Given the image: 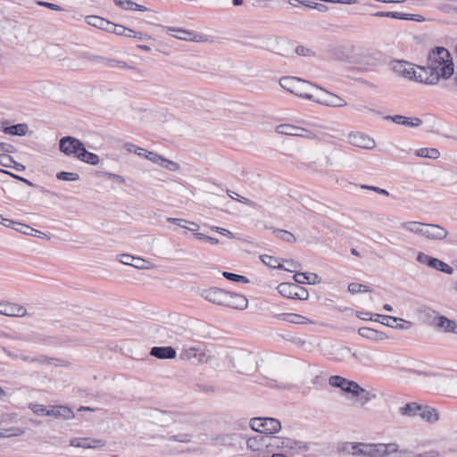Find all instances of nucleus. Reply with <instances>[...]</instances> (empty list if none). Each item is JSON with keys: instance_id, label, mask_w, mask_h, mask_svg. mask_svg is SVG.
<instances>
[{"instance_id": "nucleus-42", "label": "nucleus", "mask_w": 457, "mask_h": 457, "mask_svg": "<svg viewBox=\"0 0 457 457\" xmlns=\"http://www.w3.org/2000/svg\"><path fill=\"white\" fill-rule=\"evenodd\" d=\"M226 192L230 198H232L236 201H238V202H240L245 205H248L250 207H253V208L256 207V204L254 202H253L252 200H250L246 197L241 196L238 194H237L236 192L229 190V189H227Z\"/></svg>"}, {"instance_id": "nucleus-20", "label": "nucleus", "mask_w": 457, "mask_h": 457, "mask_svg": "<svg viewBox=\"0 0 457 457\" xmlns=\"http://www.w3.org/2000/svg\"><path fill=\"white\" fill-rule=\"evenodd\" d=\"M227 291H224L218 287H212L207 290H204L202 293V295L205 300L208 302H211L212 303L218 304V305H224L225 299H226Z\"/></svg>"}, {"instance_id": "nucleus-15", "label": "nucleus", "mask_w": 457, "mask_h": 457, "mask_svg": "<svg viewBox=\"0 0 457 457\" xmlns=\"http://www.w3.org/2000/svg\"><path fill=\"white\" fill-rule=\"evenodd\" d=\"M0 314L8 317H24L28 313L26 308L18 303L1 301Z\"/></svg>"}, {"instance_id": "nucleus-9", "label": "nucleus", "mask_w": 457, "mask_h": 457, "mask_svg": "<svg viewBox=\"0 0 457 457\" xmlns=\"http://www.w3.org/2000/svg\"><path fill=\"white\" fill-rule=\"evenodd\" d=\"M309 450L307 445L303 442L295 441L292 438L288 437H281L279 436V444L278 446V453H282L285 454L292 453L298 454L305 453Z\"/></svg>"}, {"instance_id": "nucleus-60", "label": "nucleus", "mask_w": 457, "mask_h": 457, "mask_svg": "<svg viewBox=\"0 0 457 457\" xmlns=\"http://www.w3.org/2000/svg\"><path fill=\"white\" fill-rule=\"evenodd\" d=\"M212 230L216 231V232H218L223 236H226L229 238L235 237L234 234L231 231L228 230L226 228H220V227H212Z\"/></svg>"}, {"instance_id": "nucleus-57", "label": "nucleus", "mask_w": 457, "mask_h": 457, "mask_svg": "<svg viewBox=\"0 0 457 457\" xmlns=\"http://www.w3.org/2000/svg\"><path fill=\"white\" fill-rule=\"evenodd\" d=\"M127 150L129 152H133L139 156H144V154H146V150H145L144 148L138 147L133 144H128Z\"/></svg>"}, {"instance_id": "nucleus-27", "label": "nucleus", "mask_w": 457, "mask_h": 457, "mask_svg": "<svg viewBox=\"0 0 457 457\" xmlns=\"http://www.w3.org/2000/svg\"><path fill=\"white\" fill-rule=\"evenodd\" d=\"M394 71L397 74H399L404 78H409V79L414 78L415 70L411 66V63H408L406 62H403V61L395 62V63L394 64Z\"/></svg>"}, {"instance_id": "nucleus-37", "label": "nucleus", "mask_w": 457, "mask_h": 457, "mask_svg": "<svg viewBox=\"0 0 457 457\" xmlns=\"http://www.w3.org/2000/svg\"><path fill=\"white\" fill-rule=\"evenodd\" d=\"M272 233L279 239L287 242V243H295L296 241V237L295 235L287 230L280 229V228H272Z\"/></svg>"}, {"instance_id": "nucleus-38", "label": "nucleus", "mask_w": 457, "mask_h": 457, "mask_svg": "<svg viewBox=\"0 0 457 457\" xmlns=\"http://www.w3.org/2000/svg\"><path fill=\"white\" fill-rule=\"evenodd\" d=\"M415 154L419 157L437 159L440 156V153L436 148H420L415 152Z\"/></svg>"}, {"instance_id": "nucleus-44", "label": "nucleus", "mask_w": 457, "mask_h": 457, "mask_svg": "<svg viewBox=\"0 0 457 457\" xmlns=\"http://www.w3.org/2000/svg\"><path fill=\"white\" fill-rule=\"evenodd\" d=\"M111 33L116 34L118 36L132 37V33H134V30L126 28L123 25L114 23Z\"/></svg>"}, {"instance_id": "nucleus-22", "label": "nucleus", "mask_w": 457, "mask_h": 457, "mask_svg": "<svg viewBox=\"0 0 457 457\" xmlns=\"http://www.w3.org/2000/svg\"><path fill=\"white\" fill-rule=\"evenodd\" d=\"M434 325L444 332L457 334V322L445 316H437L434 319Z\"/></svg>"}, {"instance_id": "nucleus-32", "label": "nucleus", "mask_w": 457, "mask_h": 457, "mask_svg": "<svg viewBox=\"0 0 457 457\" xmlns=\"http://www.w3.org/2000/svg\"><path fill=\"white\" fill-rule=\"evenodd\" d=\"M29 130V127L25 123H20L12 126H6L4 128L3 131L5 134L13 135V136H25Z\"/></svg>"}, {"instance_id": "nucleus-49", "label": "nucleus", "mask_w": 457, "mask_h": 457, "mask_svg": "<svg viewBox=\"0 0 457 457\" xmlns=\"http://www.w3.org/2000/svg\"><path fill=\"white\" fill-rule=\"evenodd\" d=\"M192 434L189 431L184 433H179L171 436L169 440L180 443H188L191 441Z\"/></svg>"}, {"instance_id": "nucleus-51", "label": "nucleus", "mask_w": 457, "mask_h": 457, "mask_svg": "<svg viewBox=\"0 0 457 457\" xmlns=\"http://www.w3.org/2000/svg\"><path fill=\"white\" fill-rule=\"evenodd\" d=\"M13 228L21 233V234H24V235H33V231H34V228L26 225V224H22V223H19L17 222L16 223V226L13 227Z\"/></svg>"}, {"instance_id": "nucleus-61", "label": "nucleus", "mask_w": 457, "mask_h": 457, "mask_svg": "<svg viewBox=\"0 0 457 457\" xmlns=\"http://www.w3.org/2000/svg\"><path fill=\"white\" fill-rule=\"evenodd\" d=\"M37 4L41 5V6H44V7H46L48 9L54 10V11H62L63 10L60 5H57V4H53V3L39 1V2H37Z\"/></svg>"}, {"instance_id": "nucleus-4", "label": "nucleus", "mask_w": 457, "mask_h": 457, "mask_svg": "<svg viewBox=\"0 0 457 457\" xmlns=\"http://www.w3.org/2000/svg\"><path fill=\"white\" fill-rule=\"evenodd\" d=\"M279 85L290 93L307 100L312 98V90L315 87L314 84L296 77H283L279 80Z\"/></svg>"}, {"instance_id": "nucleus-40", "label": "nucleus", "mask_w": 457, "mask_h": 457, "mask_svg": "<svg viewBox=\"0 0 457 457\" xmlns=\"http://www.w3.org/2000/svg\"><path fill=\"white\" fill-rule=\"evenodd\" d=\"M262 262L273 269H284V266L280 263L279 260L268 254H263L261 256Z\"/></svg>"}, {"instance_id": "nucleus-41", "label": "nucleus", "mask_w": 457, "mask_h": 457, "mask_svg": "<svg viewBox=\"0 0 457 457\" xmlns=\"http://www.w3.org/2000/svg\"><path fill=\"white\" fill-rule=\"evenodd\" d=\"M375 316L378 319H382V320L380 321L382 324L387 326V327H390V328H394V323H396L397 321H403L405 322V320H403V319L401 318H396V317H393V316H388V315H382V314H375ZM406 323L411 326V322L410 321H406Z\"/></svg>"}, {"instance_id": "nucleus-62", "label": "nucleus", "mask_w": 457, "mask_h": 457, "mask_svg": "<svg viewBox=\"0 0 457 457\" xmlns=\"http://www.w3.org/2000/svg\"><path fill=\"white\" fill-rule=\"evenodd\" d=\"M0 171H1V172H3V173H5V174L10 175V176H12V178H14V179H19V180H21V181L24 182L25 184H27V185H28V186H29V187H34V184H33L32 182H30L29 180H28V179H24V178H22V177H20V176H18V175H15V174H13V173L9 172V171L4 170H0Z\"/></svg>"}, {"instance_id": "nucleus-10", "label": "nucleus", "mask_w": 457, "mask_h": 457, "mask_svg": "<svg viewBox=\"0 0 457 457\" xmlns=\"http://www.w3.org/2000/svg\"><path fill=\"white\" fill-rule=\"evenodd\" d=\"M417 69L414 74L415 80L428 85H436L438 83L440 78L438 72L436 71V68L431 67L427 62L426 66H418Z\"/></svg>"}, {"instance_id": "nucleus-19", "label": "nucleus", "mask_w": 457, "mask_h": 457, "mask_svg": "<svg viewBox=\"0 0 457 457\" xmlns=\"http://www.w3.org/2000/svg\"><path fill=\"white\" fill-rule=\"evenodd\" d=\"M70 445L74 447H80V448H103L105 446V442L102 439H96V438H89V437H84V438H73L71 440Z\"/></svg>"}, {"instance_id": "nucleus-7", "label": "nucleus", "mask_w": 457, "mask_h": 457, "mask_svg": "<svg viewBox=\"0 0 457 457\" xmlns=\"http://www.w3.org/2000/svg\"><path fill=\"white\" fill-rule=\"evenodd\" d=\"M84 146V144L79 139L71 136L61 138L59 143V149L62 153L67 156H73L77 159Z\"/></svg>"}, {"instance_id": "nucleus-56", "label": "nucleus", "mask_w": 457, "mask_h": 457, "mask_svg": "<svg viewBox=\"0 0 457 457\" xmlns=\"http://www.w3.org/2000/svg\"><path fill=\"white\" fill-rule=\"evenodd\" d=\"M30 409L37 415H46V412L48 411L46 406L37 403L31 404Z\"/></svg>"}, {"instance_id": "nucleus-52", "label": "nucleus", "mask_w": 457, "mask_h": 457, "mask_svg": "<svg viewBox=\"0 0 457 457\" xmlns=\"http://www.w3.org/2000/svg\"><path fill=\"white\" fill-rule=\"evenodd\" d=\"M115 4L124 10H133V1L131 0H113Z\"/></svg>"}, {"instance_id": "nucleus-45", "label": "nucleus", "mask_w": 457, "mask_h": 457, "mask_svg": "<svg viewBox=\"0 0 457 457\" xmlns=\"http://www.w3.org/2000/svg\"><path fill=\"white\" fill-rule=\"evenodd\" d=\"M347 289L353 295L359 293V292H371L372 291L370 287L363 285V284L356 283V282L350 283L348 285Z\"/></svg>"}, {"instance_id": "nucleus-24", "label": "nucleus", "mask_w": 457, "mask_h": 457, "mask_svg": "<svg viewBox=\"0 0 457 457\" xmlns=\"http://www.w3.org/2000/svg\"><path fill=\"white\" fill-rule=\"evenodd\" d=\"M150 355L165 360L176 358L177 353L172 346H154L151 349Z\"/></svg>"}, {"instance_id": "nucleus-11", "label": "nucleus", "mask_w": 457, "mask_h": 457, "mask_svg": "<svg viewBox=\"0 0 457 457\" xmlns=\"http://www.w3.org/2000/svg\"><path fill=\"white\" fill-rule=\"evenodd\" d=\"M166 33L173 37H176L184 41L192 42H206L208 39L204 35L197 34L193 30H187L184 29L166 27Z\"/></svg>"}, {"instance_id": "nucleus-2", "label": "nucleus", "mask_w": 457, "mask_h": 457, "mask_svg": "<svg viewBox=\"0 0 457 457\" xmlns=\"http://www.w3.org/2000/svg\"><path fill=\"white\" fill-rule=\"evenodd\" d=\"M171 334H169L168 337L170 341L164 340V343L173 342L178 347L181 345L180 353H179V360L184 361H193L195 364H206L210 363L213 357L210 354V351L205 348H201L199 346H191L186 344H183L180 339L178 338V336H185L186 337H189L192 335L190 330L186 328H178L175 330L170 331Z\"/></svg>"}, {"instance_id": "nucleus-21", "label": "nucleus", "mask_w": 457, "mask_h": 457, "mask_svg": "<svg viewBox=\"0 0 457 457\" xmlns=\"http://www.w3.org/2000/svg\"><path fill=\"white\" fill-rule=\"evenodd\" d=\"M20 359L25 362L36 363L38 365H52V364H54V366L62 365L60 363L61 360L51 358V357H48V356L43 355V354L34 356V357H30V356L25 355V354H21Z\"/></svg>"}, {"instance_id": "nucleus-17", "label": "nucleus", "mask_w": 457, "mask_h": 457, "mask_svg": "<svg viewBox=\"0 0 457 457\" xmlns=\"http://www.w3.org/2000/svg\"><path fill=\"white\" fill-rule=\"evenodd\" d=\"M226 299L223 306L233 309L244 310L248 305L247 298L243 295L227 292Z\"/></svg>"}, {"instance_id": "nucleus-43", "label": "nucleus", "mask_w": 457, "mask_h": 457, "mask_svg": "<svg viewBox=\"0 0 457 457\" xmlns=\"http://www.w3.org/2000/svg\"><path fill=\"white\" fill-rule=\"evenodd\" d=\"M353 395L356 397H360V401L362 405L370 402L372 397H375L374 395H372L366 389L362 388L360 385L358 386V393H354Z\"/></svg>"}, {"instance_id": "nucleus-34", "label": "nucleus", "mask_w": 457, "mask_h": 457, "mask_svg": "<svg viewBox=\"0 0 457 457\" xmlns=\"http://www.w3.org/2000/svg\"><path fill=\"white\" fill-rule=\"evenodd\" d=\"M420 405L418 403H406L404 406L401 407L399 409V413L402 416H407V417H414L416 415H419V411H420Z\"/></svg>"}, {"instance_id": "nucleus-30", "label": "nucleus", "mask_w": 457, "mask_h": 457, "mask_svg": "<svg viewBox=\"0 0 457 457\" xmlns=\"http://www.w3.org/2000/svg\"><path fill=\"white\" fill-rule=\"evenodd\" d=\"M266 439L267 436L262 434L248 438L246 440L247 449L253 452L262 451L264 448Z\"/></svg>"}, {"instance_id": "nucleus-29", "label": "nucleus", "mask_w": 457, "mask_h": 457, "mask_svg": "<svg viewBox=\"0 0 457 457\" xmlns=\"http://www.w3.org/2000/svg\"><path fill=\"white\" fill-rule=\"evenodd\" d=\"M278 320H285L293 324H308L312 323V321L300 314L295 313H280L274 316Z\"/></svg>"}, {"instance_id": "nucleus-16", "label": "nucleus", "mask_w": 457, "mask_h": 457, "mask_svg": "<svg viewBox=\"0 0 457 457\" xmlns=\"http://www.w3.org/2000/svg\"><path fill=\"white\" fill-rule=\"evenodd\" d=\"M348 138L351 145L360 148L370 150L376 146V143L373 138L361 132L350 133Z\"/></svg>"}, {"instance_id": "nucleus-31", "label": "nucleus", "mask_w": 457, "mask_h": 457, "mask_svg": "<svg viewBox=\"0 0 457 457\" xmlns=\"http://www.w3.org/2000/svg\"><path fill=\"white\" fill-rule=\"evenodd\" d=\"M358 334L362 337L374 341H381L386 338L385 333L366 327L360 328L358 329Z\"/></svg>"}, {"instance_id": "nucleus-33", "label": "nucleus", "mask_w": 457, "mask_h": 457, "mask_svg": "<svg viewBox=\"0 0 457 457\" xmlns=\"http://www.w3.org/2000/svg\"><path fill=\"white\" fill-rule=\"evenodd\" d=\"M424 224L425 223L419 221H405L401 223L400 226L402 228L405 230L423 237Z\"/></svg>"}, {"instance_id": "nucleus-46", "label": "nucleus", "mask_w": 457, "mask_h": 457, "mask_svg": "<svg viewBox=\"0 0 457 457\" xmlns=\"http://www.w3.org/2000/svg\"><path fill=\"white\" fill-rule=\"evenodd\" d=\"M387 15H388V18L398 19V20L417 21H420V19L418 18L420 16L416 15V14H406V13H402V12H392L391 14H387Z\"/></svg>"}, {"instance_id": "nucleus-47", "label": "nucleus", "mask_w": 457, "mask_h": 457, "mask_svg": "<svg viewBox=\"0 0 457 457\" xmlns=\"http://www.w3.org/2000/svg\"><path fill=\"white\" fill-rule=\"evenodd\" d=\"M56 178L63 181H77L79 179V175L76 172L60 171L56 174Z\"/></svg>"}, {"instance_id": "nucleus-18", "label": "nucleus", "mask_w": 457, "mask_h": 457, "mask_svg": "<svg viewBox=\"0 0 457 457\" xmlns=\"http://www.w3.org/2000/svg\"><path fill=\"white\" fill-rule=\"evenodd\" d=\"M447 230L436 224H424L423 237L432 240H442L447 237Z\"/></svg>"}, {"instance_id": "nucleus-63", "label": "nucleus", "mask_w": 457, "mask_h": 457, "mask_svg": "<svg viewBox=\"0 0 457 457\" xmlns=\"http://www.w3.org/2000/svg\"><path fill=\"white\" fill-rule=\"evenodd\" d=\"M362 188H365V189H368V190H372V191H374L376 193H378L380 195H389V192L388 191H386V189H383V188L377 187L362 186Z\"/></svg>"}, {"instance_id": "nucleus-55", "label": "nucleus", "mask_w": 457, "mask_h": 457, "mask_svg": "<svg viewBox=\"0 0 457 457\" xmlns=\"http://www.w3.org/2000/svg\"><path fill=\"white\" fill-rule=\"evenodd\" d=\"M118 260H119L120 262H121V263H123L125 265H130L131 266L132 262L135 260V257L130 255V254L122 253V254L118 255Z\"/></svg>"}, {"instance_id": "nucleus-1", "label": "nucleus", "mask_w": 457, "mask_h": 457, "mask_svg": "<svg viewBox=\"0 0 457 457\" xmlns=\"http://www.w3.org/2000/svg\"><path fill=\"white\" fill-rule=\"evenodd\" d=\"M341 450L353 457H421L420 454L400 451L395 444L347 442Z\"/></svg>"}, {"instance_id": "nucleus-5", "label": "nucleus", "mask_w": 457, "mask_h": 457, "mask_svg": "<svg viewBox=\"0 0 457 457\" xmlns=\"http://www.w3.org/2000/svg\"><path fill=\"white\" fill-rule=\"evenodd\" d=\"M250 427L253 430L265 436L278 433L281 429L280 421L274 418H253Z\"/></svg>"}, {"instance_id": "nucleus-12", "label": "nucleus", "mask_w": 457, "mask_h": 457, "mask_svg": "<svg viewBox=\"0 0 457 457\" xmlns=\"http://www.w3.org/2000/svg\"><path fill=\"white\" fill-rule=\"evenodd\" d=\"M417 261L420 263L427 265L429 268H433L436 270L442 271L445 274L451 275L453 272V269L447 263L440 261L437 258L428 255L424 253L420 252L417 255Z\"/></svg>"}, {"instance_id": "nucleus-64", "label": "nucleus", "mask_w": 457, "mask_h": 457, "mask_svg": "<svg viewBox=\"0 0 457 457\" xmlns=\"http://www.w3.org/2000/svg\"><path fill=\"white\" fill-rule=\"evenodd\" d=\"M13 159L9 155H3L0 159V164L4 167H11V162H13Z\"/></svg>"}, {"instance_id": "nucleus-39", "label": "nucleus", "mask_w": 457, "mask_h": 457, "mask_svg": "<svg viewBox=\"0 0 457 457\" xmlns=\"http://www.w3.org/2000/svg\"><path fill=\"white\" fill-rule=\"evenodd\" d=\"M279 444V436H267V439L265 441L264 448H266L268 453H278V446Z\"/></svg>"}, {"instance_id": "nucleus-26", "label": "nucleus", "mask_w": 457, "mask_h": 457, "mask_svg": "<svg viewBox=\"0 0 457 457\" xmlns=\"http://www.w3.org/2000/svg\"><path fill=\"white\" fill-rule=\"evenodd\" d=\"M294 280L297 284L316 285L321 281V278L316 273L297 272L294 275Z\"/></svg>"}, {"instance_id": "nucleus-3", "label": "nucleus", "mask_w": 457, "mask_h": 457, "mask_svg": "<svg viewBox=\"0 0 457 457\" xmlns=\"http://www.w3.org/2000/svg\"><path fill=\"white\" fill-rule=\"evenodd\" d=\"M428 63L436 68L440 79H446L453 74V62L450 52L443 46L435 47L429 52Z\"/></svg>"}, {"instance_id": "nucleus-58", "label": "nucleus", "mask_w": 457, "mask_h": 457, "mask_svg": "<svg viewBox=\"0 0 457 457\" xmlns=\"http://www.w3.org/2000/svg\"><path fill=\"white\" fill-rule=\"evenodd\" d=\"M146 263H147V261H145L142 258L135 257V260L132 262L131 266H133L137 269L143 270V269H147Z\"/></svg>"}, {"instance_id": "nucleus-35", "label": "nucleus", "mask_w": 457, "mask_h": 457, "mask_svg": "<svg viewBox=\"0 0 457 457\" xmlns=\"http://www.w3.org/2000/svg\"><path fill=\"white\" fill-rule=\"evenodd\" d=\"M78 160L91 165H96L99 162L98 155L94 153L88 152L85 146L82 149L80 154H79Z\"/></svg>"}, {"instance_id": "nucleus-36", "label": "nucleus", "mask_w": 457, "mask_h": 457, "mask_svg": "<svg viewBox=\"0 0 457 457\" xmlns=\"http://www.w3.org/2000/svg\"><path fill=\"white\" fill-rule=\"evenodd\" d=\"M46 415L70 419L72 416V411L67 407L58 406L53 407L51 410L47 411Z\"/></svg>"}, {"instance_id": "nucleus-54", "label": "nucleus", "mask_w": 457, "mask_h": 457, "mask_svg": "<svg viewBox=\"0 0 457 457\" xmlns=\"http://www.w3.org/2000/svg\"><path fill=\"white\" fill-rule=\"evenodd\" d=\"M295 53L298 55H302V56H312V55H314V52L312 49L307 48V47L303 46H298L295 48Z\"/></svg>"}, {"instance_id": "nucleus-48", "label": "nucleus", "mask_w": 457, "mask_h": 457, "mask_svg": "<svg viewBox=\"0 0 457 457\" xmlns=\"http://www.w3.org/2000/svg\"><path fill=\"white\" fill-rule=\"evenodd\" d=\"M222 275L225 278L231 280V281L244 283V284L249 282V279L246 277L242 276V275H238V274H235V273H231V272H228V271H224L222 273Z\"/></svg>"}, {"instance_id": "nucleus-50", "label": "nucleus", "mask_w": 457, "mask_h": 457, "mask_svg": "<svg viewBox=\"0 0 457 457\" xmlns=\"http://www.w3.org/2000/svg\"><path fill=\"white\" fill-rule=\"evenodd\" d=\"M160 166L161 167H163L170 171H176L179 169V164L173 162V161H170L168 159H165V158H162L161 160V162H160Z\"/></svg>"}, {"instance_id": "nucleus-59", "label": "nucleus", "mask_w": 457, "mask_h": 457, "mask_svg": "<svg viewBox=\"0 0 457 457\" xmlns=\"http://www.w3.org/2000/svg\"><path fill=\"white\" fill-rule=\"evenodd\" d=\"M167 221L176 224L177 226H179L180 228H187L186 224H187V222H188V220H184V219L171 218V217L168 218Z\"/></svg>"}, {"instance_id": "nucleus-8", "label": "nucleus", "mask_w": 457, "mask_h": 457, "mask_svg": "<svg viewBox=\"0 0 457 457\" xmlns=\"http://www.w3.org/2000/svg\"><path fill=\"white\" fill-rule=\"evenodd\" d=\"M278 290L281 295L287 298L306 300L309 296L308 291L297 283H281Z\"/></svg>"}, {"instance_id": "nucleus-23", "label": "nucleus", "mask_w": 457, "mask_h": 457, "mask_svg": "<svg viewBox=\"0 0 457 457\" xmlns=\"http://www.w3.org/2000/svg\"><path fill=\"white\" fill-rule=\"evenodd\" d=\"M86 21L88 25L96 27L99 29L112 32L113 24L112 22L96 15H89L86 17Z\"/></svg>"}, {"instance_id": "nucleus-53", "label": "nucleus", "mask_w": 457, "mask_h": 457, "mask_svg": "<svg viewBox=\"0 0 457 457\" xmlns=\"http://www.w3.org/2000/svg\"><path fill=\"white\" fill-rule=\"evenodd\" d=\"M144 157L158 165H160L161 160L162 158L161 155H159L155 153H153V152H148V151H146V154H144Z\"/></svg>"}, {"instance_id": "nucleus-13", "label": "nucleus", "mask_w": 457, "mask_h": 457, "mask_svg": "<svg viewBox=\"0 0 457 457\" xmlns=\"http://www.w3.org/2000/svg\"><path fill=\"white\" fill-rule=\"evenodd\" d=\"M276 132L281 135L300 137L309 139L316 138V135L302 127L294 126L291 124H280L276 127Z\"/></svg>"}, {"instance_id": "nucleus-25", "label": "nucleus", "mask_w": 457, "mask_h": 457, "mask_svg": "<svg viewBox=\"0 0 457 457\" xmlns=\"http://www.w3.org/2000/svg\"><path fill=\"white\" fill-rule=\"evenodd\" d=\"M386 120H392L393 122L400 125H403L411 128H417L422 124V120L420 118L413 117L408 118L403 115L386 116Z\"/></svg>"}, {"instance_id": "nucleus-28", "label": "nucleus", "mask_w": 457, "mask_h": 457, "mask_svg": "<svg viewBox=\"0 0 457 457\" xmlns=\"http://www.w3.org/2000/svg\"><path fill=\"white\" fill-rule=\"evenodd\" d=\"M419 416L429 423H435L439 420V414L437 411L428 405H420Z\"/></svg>"}, {"instance_id": "nucleus-6", "label": "nucleus", "mask_w": 457, "mask_h": 457, "mask_svg": "<svg viewBox=\"0 0 457 457\" xmlns=\"http://www.w3.org/2000/svg\"><path fill=\"white\" fill-rule=\"evenodd\" d=\"M314 88L320 90V93L312 94V98L311 99L312 102L333 108L344 107L347 104L345 99L334 93H331L316 85Z\"/></svg>"}, {"instance_id": "nucleus-14", "label": "nucleus", "mask_w": 457, "mask_h": 457, "mask_svg": "<svg viewBox=\"0 0 457 457\" xmlns=\"http://www.w3.org/2000/svg\"><path fill=\"white\" fill-rule=\"evenodd\" d=\"M328 382L331 386L341 388L344 392L350 393L353 395L354 393H358L359 384L355 381L348 380L341 376H331Z\"/></svg>"}]
</instances>
